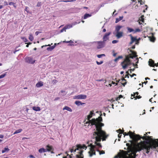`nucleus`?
<instances>
[{
	"label": "nucleus",
	"instance_id": "obj_1",
	"mask_svg": "<svg viewBox=\"0 0 158 158\" xmlns=\"http://www.w3.org/2000/svg\"><path fill=\"white\" fill-rule=\"evenodd\" d=\"M94 111L92 110L90 112V114L87 116V120L88 121L86 122L85 124H91L90 126L92 127L93 125H95L96 127V131L94 133V137L95 138L96 140L98 142L101 141V138H106L107 136L106 135V132L102 130V127L104 126V123H102V119L101 116L99 117L96 119L93 118L91 120L90 119L91 118L93 115H94L95 114L94 113Z\"/></svg>",
	"mask_w": 158,
	"mask_h": 158
},
{
	"label": "nucleus",
	"instance_id": "obj_2",
	"mask_svg": "<svg viewBox=\"0 0 158 158\" xmlns=\"http://www.w3.org/2000/svg\"><path fill=\"white\" fill-rule=\"evenodd\" d=\"M151 136H143L142 137L141 139H142L143 140H145L146 141H141L140 143H134L135 147L134 148H132L131 149H133V150H135V152H139L142 150L145 149L147 151L146 152L148 154L150 151V149H151L153 151H157L158 146L157 145L156 143H148L150 140V138Z\"/></svg>",
	"mask_w": 158,
	"mask_h": 158
},
{
	"label": "nucleus",
	"instance_id": "obj_3",
	"mask_svg": "<svg viewBox=\"0 0 158 158\" xmlns=\"http://www.w3.org/2000/svg\"><path fill=\"white\" fill-rule=\"evenodd\" d=\"M126 145L127 147V151H122V153L120 154L122 158H135L136 156L135 150L131 149L132 148L135 147L134 145H130L129 143H127Z\"/></svg>",
	"mask_w": 158,
	"mask_h": 158
},
{
	"label": "nucleus",
	"instance_id": "obj_4",
	"mask_svg": "<svg viewBox=\"0 0 158 158\" xmlns=\"http://www.w3.org/2000/svg\"><path fill=\"white\" fill-rule=\"evenodd\" d=\"M123 135L124 136L125 135H129L130 138L132 139V140H130L129 141L131 143V144H130V145L133 144L134 143H137L138 141L140 139L141 137L138 135H136L135 134H133L132 132L130 131L128 133L126 132L123 133Z\"/></svg>",
	"mask_w": 158,
	"mask_h": 158
},
{
	"label": "nucleus",
	"instance_id": "obj_5",
	"mask_svg": "<svg viewBox=\"0 0 158 158\" xmlns=\"http://www.w3.org/2000/svg\"><path fill=\"white\" fill-rule=\"evenodd\" d=\"M121 64L123 68L125 69L128 66L131 65V63L130 60L128 58H127L122 62L121 63Z\"/></svg>",
	"mask_w": 158,
	"mask_h": 158
},
{
	"label": "nucleus",
	"instance_id": "obj_6",
	"mask_svg": "<svg viewBox=\"0 0 158 158\" xmlns=\"http://www.w3.org/2000/svg\"><path fill=\"white\" fill-rule=\"evenodd\" d=\"M74 147H73V148L71 149L70 151L71 152H75L76 151V150H79V149H85H85H86L87 147H86V146L85 145H83V146H82L81 144H78L76 146V148H77L76 149H75V150H74Z\"/></svg>",
	"mask_w": 158,
	"mask_h": 158
},
{
	"label": "nucleus",
	"instance_id": "obj_7",
	"mask_svg": "<svg viewBox=\"0 0 158 158\" xmlns=\"http://www.w3.org/2000/svg\"><path fill=\"white\" fill-rule=\"evenodd\" d=\"M96 148L95 146L91 145L90 148V151L89 152V156L90 157H91L93 155H95L94 149Z\"/></svg>",
	"mask_w": 158,
	"mask_h": 158
},
{
	"label": "nucleus",
	"instance_id": "obj_8",
	"mask_svg": "<svg viewBox=\"0 0 158 158\" xmlns=\"http://www.w3.org/2000/svg\"><path fill=\"white\" fill-rule=\"evenodd\" d=\"M87 98V96L84 94H79L73 97V99H85Z\"/></svg>",
	"mask_w": 158,
	"mask_h": 158
},
{
	"label": "nucleus",
	"instance_id": "obj_9",
	"mask_svg": "<svg viewBox=\"0 0 158 158\" xmlns=\"http://www.w3.org/2000/svg\"><path fill=\"white\" fill-rule=\"evenodd\" d=\"M127 52L128 53L131 52L129 54V58L133 59L134 57H136L137 56L136 52L133 51L129 49H127Z\"/></svg>",
	"mask_w": 158,
	"mask_h": 158
},
{
	"label": "nucleus",
	"instance_id": "obj_10",
	"mask_svg": "<svg viewBox=\"0 0 158 158\" xmlns=\"http://www.w3.org/2000/svg\"><path fill=\"white\" fill-rule=\"evenodd\" d=\"M25 61L28 63L33 64L35 61L31 57H26L25 59Z\"/></svg>",
	"mask_w": 158,
	"mask_h": 158
},
{
	"label": "nucleus",
	"instance_id": "obj_11",
	"mask_svg": "<svg viewBox=\"0 0 158 158\" xmlns=\"http://www.w3.org/2000/svg\"><path fill=\"white\" fill-rule=\"evenodd\" d=\"M111 34V32H110L108 33H105L103 38V41L105 42L109 39V36Z\"/></svg>",
	"mask_w": 158,
	"mask_h": 158
},
{
	"label": "nucleus",
	"instance_id": "obj_12",
	"mask_svg": "<svg viewBox=\"0 0 158 158\" xmlns=\"http://www.w3.org/2000/svg\"><path fill=\"white\" fill-rule=\"evenodd\" d=\"M49 46V47H48L47 49V50L48 51H52V50H53L54 48H55V45H53V46H52L51 47H50V45L49 44L48 45H43V46H42L41 47V48H43L44 47H46V46Z\"/></svg>",
	"mask_w": 158,
	"mask_h": 158
},
{
	"label": "nucleus",
	"instance_id": "obj_13",
	"mask_svg": "<svg viewBox=\"0 0 158 158\" xmlns=\"http://www.w3.org/2000/svg\"><path fill=\"white\" fill-rule=\"evenodd\" d=\"M80 23V22L79 21L78 22H74L71 24H69L66 25L65 26L67 28V29H69L73 27V26L75 25L76 24L79 23Z\"/></svg>",
	"mask_w": 158,
	"mask_h": 158
},
{
	"label": "nucleus",
	"instance_id": "obj_14",
	"mask_svg": "<svg viewBox=\"0 0 158 158\" xmlns=\"http://www.w3.org/2000/svg\"><path fill=\"white\" fill-rule=\"evenodd\" d=\"M47 152H50L51 151H54V149L52 146L48 145L46 146Z\"/></svg>",
	"mask_w": 158,
	"mask_h": 158
},
{
	"label": "nucleus",
	"instance_id": "obj_15",
	"mask_svg": "<svg viewBox=\"0 0 158 158\" xmlns=\"http://www.w3.org/2000/svg\"><path fill=\"white\" fill-rule=\"evenodd\" d=\"M116 36L117 38L119 39L121 38L123 36V33L122 31H119L116 32Z\"/></svg>",
	"mask_w": 158,
	"mask_h": 158
},
{
	"label": "nucleus",
	"instance_id": "obj_16",
	"mask_svg": "<svg viewBox=\"0 0 158 158\" xmlns=\"http://www.w3.org/2000/svg\"><path fill=\"white\" fill-rule=\"evenodd\" d=\"M154 64V61L152 59H150L149 61V65L150 66L154 67H155Z\"/></svg>",
	"mask_w": 158,
	"mask_h": 158
},
{
	"label": "nucleus",
	"instance_id": "obj_17",
	"mask_svg": "<svg viewBox=\"0 0 158 158\" xmlns=\"http://www.w3.org/2000/svg\"><path fill=\"white\" fill-rule=\"evenodd\" d=\"M98 45L97 47V48L98 49L101 48H102L104 47L103 45V44H104V42H100V41H98Z\"/></svg>",
	"mask_w": 158,
	"mask_h": 158
},
{
	"label": "nucleus",
	"instance_id": "obj_18",
	"mask_svg": "<svg viewBox=\"0 0 158 158\" xmlns=\"http://www.w3.org/2000/svg\"><path fill=\"white\" fill-rule=\"evenodd\" d=\"M83 151L80 150V152H79V153L80 154V155H76V157L77 158H83V155L82 154Z\"/></svg>",
	"mask_w": 158,
	"mask_h": 158
},
{
	"label": "nucleus",
	"instance_id": "obj_19",
	"mask_svg": "<svg viewBox=\"0 0 158 158\" xmlns=\"http://www.w3.org/2000/svg\"><path fill=\"white\" fill-rule=\"evenodd\" d=\"M63 110H66L69 112H71L72 111V109L69 107L68 106H65L63 108Z\"/></svg>",
	"mask_w": 158,
	"mask_h": 158
},
{
	"label": "nucleus",
	"instance_id": "obj_20",
	"mask_svg": "<svg viewBox=\"0 0 158 158\" xmlns=\"http://www.w3.org/2000/svg\"><path fill=\"white\" fill-rule=\"evenodd\" d=\"M75 104L78 106H79L80 105H82L83 104H85V103H82L79 101H76L75 102Z\"/></svg>",
	"mask_w": 158,
	"mask_h": 158
},
{
	"label": "nucleus",
	"instance_id": "obj_21",
	"mask_svg": "<svg viewBox=\"0 0 158 158\" xmlns=\"http://www.w3.org/2000/svg\"><path fill=\"white\" fill-rule=\"evenodd\" d=\"M122 26L118 25L115 27V31L117 32H119V31L120 29L122 27Z\"/></svg>",
	"mask_w": 158,
	"mask_h": 158
},
{
	"label": "nucleus",
	"instance_id": "obj_22",
	"mask_svg": "<svg viewBox=\"0 0 158 158\" xmlns=\"http://www.w3.org/2000/svg\"><path fill=\"white\" fill-rule=\"evenodd\" d=\"M43 85V82H42L41 81H40L38 82L36 84V86L37 87H41Z\"/></svg>",
	"mask_w": 158,
	"mask_h": 158
},
{
	"label": "nucleus",
	"instance_id": "obj_23",
	"mask_svg": "<svg viewBox=\"0 0 158 158\" xmlns=\"http://www.w3.org/2000/svg\"><path fill=\"white\" fill-rule=\"evenodd\" d=\"M47 152V149H45L44 148H41L39 150V152L40 153H41L42 152Z\"/></svg>",
	"mask_w": 158,
	"mask_h": 158
},
{
	"label": "nucleus",
	"instance_id": "obj_24",
	"mask_svg": "<svg viewBox=\"0 0 158 158\" xmlns=\"http://www.w3.org/2000/svg\"><path fill=\"white\" fill-rule=\"evenodd\" d=\"M130 36L131 37V40H132V41L133 42H135L137 40V39L136 38V37H133V36L131 35H130Z\"/></svg>",
	"mask_w": 158,
	"mask_h": 158
},
{
	"label": "nucleus",
	"instance_id": "obj_25",
	"mask_svg": "<svg viewBox=\"0 0 158 158\" xmlns=\"http://www.w3.org/2000/svg\"><path fill=\"white\" fill-rule=\"evenodd\" d=\"M33 109L36 111H39L40 110V108L39 107L34 106L32 108Z\"/></svg>",
	"mask_w": 158,
	"mask_h": 158
},
{
	"label": "nucleus",
	"instance_id": "obj_26",
	"mask_svg": "<svg viewBox=\"0 0 158 158\" xmlns=\"http://www.w3.org/2000/svg\"><path fill=\"white\" fill-rule=\"evenodd\" d=\"M10 150L8 148H4V149L2 150V153H4L5 152H7Z\"/></svg>",
	"mask_w": 158,
	"mask_h": 158
},
{
	"label": "nucleus",
	"instance_id": "obj_27",
	"mask_svg": "<svg viewBox=\"0 0 158 158\" xmlns=\"http://www.w3.org/2000/svg\"><path fill=\"white\" fill-rule=\"evenodd\" d=\"M91 16V14H89L86 13L85 14L84 16V19H85Z\"/></svg>",
	"mask_w": 158,
	"mask_h": 158
},
{
	"label": "nucleus",
	"instance_id": "obj_28",
	"mask_svg": "<svg viewBox=\"0 0 158 158\" xmlns=\"http://www.w3.org/2000/svg\"><path fill=\"white\" fill-rule=\"evenodd\" d=\"M123 18V16H120L119 18H116L115 21V23H118L119 21L121 20Z\"/></svg>",
	"mask_w": 158,
	"mask_h": 158
},
{
	"label": "nucleus",
	"instance_id": "obj_29",
	"mask_svg": "<svg viewBox=\"0 0 158 158\" xmlns=\"http://www.w3.org/2000/svg\"><path fill=\"white\" fill-rule=\"evenodd\" d=\"M123 56H119L118 57L115 58L114 60V61L116 62H117V61L119 59H121L123 58Z\"/></svg>",
	"mask_w": 158,
	"mask_h": 158
},
{
	"label": "nucleus",
	"instance_id": "obj_30",
	"mask_svg": "<svg viewBox=\"0 0 158 158\" xmlns=\"http://www.w3.org/2000/svg\"><path fill=\"white\" fill-rule=\"evenodd\" d=\"M127 29L128 32H133V33H134V30L133 29L130 28L129 27H127Z\"/></svg>",
	"mask_w": 158,
	"mask_h": 158
},
{
	"label": "nucleus",
	"instance_id": "obj_31",
	"mask_svg": "<svg viewBox=\"0 0 158 158\" xmlns=\"http://www.w3.org/2000/svg\"><path fill=\"white\" fill-rule=\"evenodd\" d=\"M8 4L9 5H13V6L15 8H16V4L15 3H14L13 2H9L8 3Z\"/></svg>",
	"mask_w": 158,
	"mask_h": 158
},
{
	"label": "nucleus",
	"instance_id": "obj_32",
	"mask_svg": "<svg viewBox=\"0 0 158 158\" xmlns=\"http://www.w3.org/2000/svg\"><path fill=\"white\" fill-rule=\"evenodd\" d=\"M22 131V129H19L15 131L14 132V134H15L19 133L20 132H21Z\"/></svg>",
	"mask_w": 158,
	"mask_h": 158
},
{
	"label": "nucleus",
	"instance_id": "obj_33",
	"mask_svg": "<svg viewBox=\"0 0 158 158\" xmlns=\"http://www.w3.org/2000/svg\"><path fill=\"white\" fill-rule=\"evenodd\" d=\"M29 39L31 41L33 40L34 38L32 34L30 35L29 37Z\"/></svg>",
	"mask_w": 158,
	"mask_h": 158
},
{
	"label": "nucleus",
	"instance_id": "obj_34",
	"mask_svg": "<svg viewBox=\"0 0 158 158\" xmlns=\"http://www.w3.org/2000/svg\"><path fill=\"white\" fill-rule=\"evenodd\" d=\"M106 56L104 54H100V55H97L98 57V58H100L103 56Z\"/></svg>",
	"mask_w": 158,
	"mask_h": 158
},
{
	"label": "nucleus",
	"instance_id": "obj_35",
	"mask_svg": "<svg viewBox=\"0 0 158 158\" xmlns=\"http://www.w3.org/2000/svg\"><path fill=\"white\" fill-rule=\"evenodd\" d=\"M21 39L23 40L24 42H27L28 41V40L27 39H26L25 37H21Z\"/></svg>",
	"mask_w": 158,
	"mask_h": 158
},
{
	"label": "nucleus",
	"instance_id": "obj_36",
	"mask_svg": "<svg viewBox=\"0 0 158 158\" xmlns=\"http://www.w3.org/2000/svg\"><path fill=\"white\" fill-rule=\"evenodd\" d=\"M67 28L66 26H65L64 28H63L61 30L60 32H62L64 31H66V30L67 29Z\"/></svg>",
	"mask_w": 158,
	"mask_h": 158
},
{
	"label": "nucleus",
	"instance_id": "obj_37",
	"mask_svg": "<svg viewBox=\"0 0 158 158\" xmlns=\"http://www.w3.org/2000/svg\"><path fill=\"white\" fill-rule=\"evenodd\" d=\"M141 31V30L139 28L136 29L134 31V33H135L136 32H140Z\"/></svg>",
	"mask_w": 158,
	"mask_h": 158
},
{
	"label": "nucleus",
	"instance_id": "obj_38",
	"mask_svg": "<svg viewBox=\"0 0 158 158\" xmlns=\"http://www.w3.org/2000/svg\"><path fill=\"white\" fill-rule=\"evenodd\" d=\"M98 151L99 152V153L100 155H101V154H105V152L103 150H102L101 151H100L99 150H98Z\"/></svg>",
	"mask_w": 158,
	"mask_h": 158
},
{
	"label": "nucleus",
	"instance_id": "obj_39",
	"mask_svg": "<svg viewBox=\"0 0 158 158\" xmlns=\"http://www.w3.org/2000/svg\"><path fill=\"white\" fill-rule=\"evenodd\" d=\"M155 38L154 37H152L150 38V40L151 41L154 42L155 40Z\"/></svg>",
	"mask_w": 158,
	"mask_h": 158
},
{
	"label": "nucleus",
	"instance_id": "obj_40",
	"mask_svg": "<svg viewBox=\"0 0 158 158\" xmlns=\"http://www.w3.org/2000/svg\"><path fill=\"white\" fill-rule=\"evenodd\" d=\"M95 143L96 144V145L99 148H101L102 147V145L99 143H97L96 142H95Z\"/></svg>",
	"mask_w": 158,
	"mask_h": 158
},
{
	"label": "nucleus",
	"instance_id": "obj_41",
	"mask_svg": "<svg viewBox=\"0 0 158 158\" xmlns=\"http://www.w3.org/2000/svg\"><path fill=\"white\" fill-rule=\"evenodd\" d=\"M6 75V73H5L4 74L1 75L0 76V79H1L4 77Z\"/></svg>",
	"mask_w": 158,
	"mask_h": 158
},
{
	"label": "nucleus",
	"instance_id": "obj_42",
	"mask_svg": "<svg viewBox=\"0 0 158 158\" xmlns=\"http://www.w3.org/2000/svg\"><path fill=\"white\" fill-rule=\"evenodd\" d=\"M41 2H38L36 6L37 7H40L41 6Z\"/></svg>",
	"mask_w": 158,
	"mask_h": 158
},
{
	"label": "nucleus",
	"instance_id": "obj_43",
	"mask_svg": "<svg viewBox=\"0 0 158 158\" xmlns=\"http://www.w3.org/2000/svg\"><path fill=\"white\" fill-rule=\"evenodd\" d=\"M18 48V47H16L15 48V51L13 53L14 54H15L16 52H17V51H19V49H17V48Z\"/></svg>",
	"mask_w": 158,
	"mask_h": 158
},
{
	"label": "nucleus",
	"instance_id": "obj_44",
	"mask_svg": "<svg viewBox=\"0 0 158 158\" xmlns=\"http://www.w3.org/2000/svg\"><path fill=\"white\" fill-rule=\"evenodd\" d=\"M103 62L102 61H101L100 62H99L98 61H96V63L98 65H100L102 64L103 63Z\"/></svg>",
	"mask_w": 158,
	"mask_h": 158
},
{
	"label": "nucleus",
	"instance_id": "obj_45",
	"mask_svg": "<svg viewBox=\"0 0 158 158\" xmlns=\"http://www.w3.org/2000/svg\"><path fill=\"white\" fill-rule=\"evenodd\" d=\"M71 2V1H70V0H62V1H58V2Z\"/></svg>",
	"mask_w": 158,
	"mask_h": 158
},
{
	"label": "nucleus",
	"instance_id": "obj_46",
	"mask_svg": "<svg viewBox=\"0 0 158 158\" xmlns=\"http://www.w3.org/2000/svg\"><path fill=\"white\" fill-rule=\"evenodd\" d=\"M57 82V81L55 79L53 80L52 81V82L53 83V84L56 83Z\"/></svg>",
	"mask_w": 158,
	"mask_h": 158
},
{
	"label": "nucleus",
	"instance_id": "obj_47",
	"mask_svg": "<svg viewBox=\"0 0 158 158\" xmlns=\"http://www.w3.org/2000/svg\"><path fill=\"white\" fill-rule=\"evenodd\" d=\"M116 131L118 132H119V131L120 132L119 134H122L123 132H122V130L120 129H119L118 130H117Z\"/></svg>",
	"mask_w": 158,
	"mask_h": 158
},
{
	"label": "nucleus",
	"instance_id": "obj_48",
	"mask_svg": "<svg viewBox=\"0 0 158 158\" xmlns=\"http://www.w3.org/2000/svg\"><path fill=\"white\" fill-rule=\"evenodd\" d=\"M118 40H113L112 41V43L113 44L116 43H118Z\"/></svg>",
	"mask_w": 158,
	"mask_h": 158
},
{
	"label": "nucleus",
	"instance_id": "obj_49",
	"mask_svg": "<svg viewBox=\"0 0 158 158\" xmlns=\"http://www.w3.org/2000/svg\"><path fill=\"white\" fill-rule=\"evenodd\" d=\"M126 73H127V74L126 75L125 77H127L128 78H129V75H130V74H129L128 72H126Z\"/></svg>",
	"mask_w": 158,
	"mask_h": 158
},
{
	"label": "nucleus",
	"instance_id": "obj_50",
	"mask_svg": "<svg viewBox=\"0 0 158 158\" xmlns=\"http://www.w3.org/2000/svg\"><path fill=\"white\" fill-rule=\"evenodd\" d=\"M140 38H139V39L135 41V44H139V40H140Z\"/></svg>",
	"mask_w": 158,
	"mask_h": 158
},
{
	"label": "nucleus",
	"instance_id": "obj_51",
	"mask_svg": "<svg viewBox=\"0 0 158 158\" xmlns=\"http://www.w3.org/2000/svg\"><path fill=\"white\" fill-rule=\"evenodd\" d=\"M28 8L27 6H26L25 8V11H26L27 13H29V11L27 10Z\"/></svg>",
	"mask_w": 158,
	"mask_h": 158
},
{
	"label": "nucleus",
	"instance_id": "obj_52",
	"mask_svg": "<svg viewBox=\"0 0 158 158\" xmlns=\"http://www.w3.org/2000/svg\"><path fill=\"white\" fill-rule=\"evenodd\" d=\"M138 2H140V4L141 5H143V4H144V2H143L142 1H141H141H138Z\"/></svg>",
	"mask_w": 158,
	"mask_h": 158
},
{
	"label": "nucleus",
	"instance_id": "obj_53",
	"mask_svg": "<svg viewBox=\"0 0 158 158\" xmlns=\"http://www.w3.org/2000/svg\"><path fill=\"white\" fill-rule=\"evenodd\" d=\"M41 32H40V31H36L35 32V34L36 35H37L38 34L40 33H41Z\"/></svg>",
	"mask_w": 158,
	"mask_h": 158
},
{
	"label": "nucleus",
	"instance_id": "obj_54",
	"mask_svg": "<svg viewBox=\"0 0 158 158\" xmlns=\"http://www.w3.org/2000/svg\"><path fill=\"white\" fill-rule=\"evenodd\" d=\"M4 4L5 6H7L8 5V2L6 1L4 2Z\"/></svg>",
	"mask_w": 158,
	"mask_h": 158
},
{
	"label": "nucleus",
	"instance_id": "obj_55",
	"mask_svg": "<svg viewBox=\"0 0 158 158\" xmlns=\"http://www.w3.org/2000/svg\"><path fill=\"white\" fill-rule=\"evenodd\" d=\"M130 76L131 77H133L134 76H136V74H135V73H133L132 75H130Z\"/></svg>",
	"mask_w": 158,
	"mask_h": 158
},
{
	"label": "nucleus",
	"instance_id": "obj_56",
	"mask_svg": "<svg viewBox=\"0 0 158 158\" xmlns=\"http://www.w3.org/2000/svg\"><path fill=\"white\" fill-rule=\"evenodd\" d=\"M135 70V68L133 69H130V73H131V71H134V70Z\"/></svg>",
	"mask_w": 158,
	"mask_h": 158
},
{
	"label": "nucleus",
	"instance_id": "obj_57",
	"mask_svg": "<svg viewBox=\"0 0 158 158\" xmlns=\"http://www.w3.org/2000/svg\"><path fill=\"white\" fill-rule=\"evenodd\" d=\"M103 79H98V80H96V81H103Z\"/></svg>",
	"mask_w": 158,
	"mask_h": 158
},
{
	"label": "nucleus",
	"instance_id": "obj_58",
	"mask_svg": "<svg viewBox=\"0 0 158 158\" xmlns=\"http://www.w3.org/2000/svg\"><path fill=\"white\" fill-rule=\"evenodd\" d=\"M121 81L120 82V83H121L123 81H126V80L124 79V78H122V79L121 80Z\"/></svg>",
	"mask_w": 158,
	"mask_h": 158
},
{
	"label": "nucleus",
	"instance_id": "obj_59",
	"mask_svg": "<svg viewBox=\"0 0 158 158\" xmlns=\"http://www.w3.org/2000/svg\"><path fill=\"white\" fill-rule=\"evenodd\" d=\"M30 158H35V157L34 156L32 155H30L29 156Z\"/></svg>",
	"mask_w": 158,
	"mask_h": 158
},
{
	"label": "nucleus",
	"instance_id": "obj_60",
	"mask_svg": "<svg viewBox=\"0 0 158 158\" xmlns=\"http://www.w3.org/2000/svg\"><path fill=\"white\" fill-rule=\"evenodd\" d=\"M136 98H137L139 99L141 98V97L140 96H136Z\"/></svg>",
	"mask_w": 158,
	"mask_h": 158
},
{
	"label": "nucleus",
	"instance_id": "obj_61",
	"mask_svg": "<svg viewBox=\"0 0 158 158\" xmlns=\"http://www.w3.org/2000/svg\"><path fill=\"white\" fill-rule=\"evenodd\" d=\"M60 99V98H59V97H57V98H56L55 99H54V101H57V100H59Z\"/></svg>",
	"mask_w": 158,
	"mask_h": 158
},
{
	"label": "nucleus",
	"instance_id": "obj_62",
	"mask_svg": "<svg viewBox=\"0 0 158 158\" xmlns=\"http://www.w3.org/2000/svg\"><path fill=\"white\" fill-rule=\"evenodd\" d=\"M127 83V82H125V83H121V84L124 86H125V85Z\"/></svg>",
	"mask_w": 158,
	"mask_h": 158
},
{
	"label": "nucleus",
	"instance_id": "obj_63",
	"mask_svg": "<svg viewBox=\"0 0 158 158\" xmlns=\"http://www.w3.org/2000/svg\"><path fill=\"white\" fill-rule=\"evenodd\" d=\"M118 97L120 99L121 98H122L123 97V96L121 95H119V96Z\"/></svg>",
	"mask_w": 158,
	"mask_h": 158
},
{
	"label": "nucleus",
	"instance_id": "obj_64",
	"mask_svg": "<svg viewBox=\"0 0 158 158\" xmlns=\"http://www.w3.org/2000/svg\"><path fill=\"white\" fill-rule=\"evenodd\" d=\"M120 99V98H118V97L117 98H116L115 99V100L116 101H118V100H119Z\"/></svg>",
	"mask_w": 158,
	"mask_h": 158
}]
</instances>
